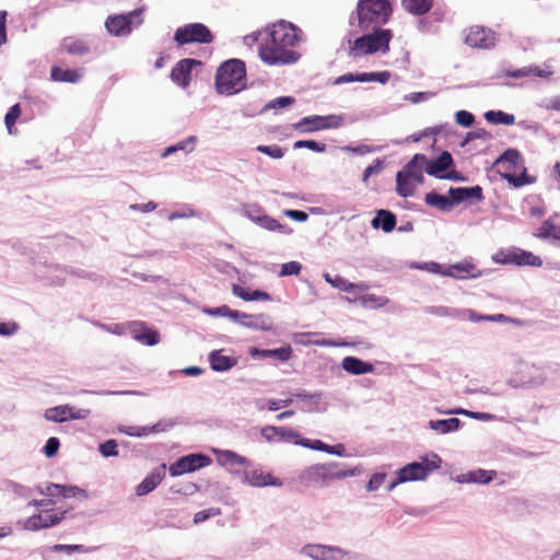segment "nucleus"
<instances>
[{"mask_svg":"<svg viewBox=\"0 0 560 560\" xmlns=\"http://www.w3.org/2000/svg\"><path fill=\"white\" fill-rule=\"evenodd\" d=\"M237 475H240L242 481L247 482L248 485L253 487H267V486H273V487H281L282 481L271 475L270 472H265L261 469H244L242 471H237Z\"/></svg>","mask_w":560,"mask_h":560,"instance_id":"nucleus-14","label":"nucleus"},{"mask_svg":"<svg viewBox=\"0 0 560 560\" xmlns=\"http://www.w3.org/2000/svg\"><path fill=\"white\" fill-rule=\"evenodd\" d=\"M453 413L465 415V416H468V417L477 419V420H490V419H492V415H490V413L474 412V411H468V410H464V409L455 410V411H453Z\"/></svg>","mask_w":560,"mask_h":560,"instance_id":"nucleus-59","label":"nucleus"},{"mask_svg":"<svg viewBox=\"0 0 560 560\" xmlns=\"http://www.w3.org/2000/svg\"><path fill=\"white\" fill-rule=\"evenodd\" d=\"M42 493L46 495H60L62 498H74L77 495H82L83 498L88 497L86 491L83 489L75 486H63L57 483H49Z\"/></svg>","mask_w":560,"mask_h":560,"instance_id":"nucleus-24","label":"nucleus"},{"mask_svg":"<svg viewBox=\"0 0 560 560\" xmlns=\"http://www.w3.org/2000/svg\"><path fill=\"white\" fill-rule=\"evenodd\" d=\"M166 465L161 464L155 467L137 487L136 494L138 497L152 492L164 479Z\"/></svg>","mask_w":560,"mask_h":560,"instance_id":"nucleus-18","label":"nucleus"},{"mask_svg":"<svg viewBox=\"0 0 560 560\" xmlns=\"http://www.w3.org/2000/svg\"><path fill=\"white\" fill-rule=\"evenodd\" d=\"M211 464V458L203 454H189L178 458L170 468V475L173 477L187 472L196 471Z\"/></svg>","mask_w":560,"mask_h":560,"instance_id":"nucleus-10","label":"nucleus"},{"mask_svg":"<svg viewBox=\"0 0 560 560\" xmlns=\"http://www.w3.org/2000/svg\"><path fill=\"white\" fill-rule=\"evenodd\" d=\"M16 329H18V325L14 323H12V324L1 323L0 324V335H2V336L12 335L13 332H15Z\"/></svg>","mask_w":560,"mask_h":560,"instance_id":"nucleus-64","label":"nucleus"},{"mask_svg":"<svg viewBox=\"0 0 560 560\" xmlns=\"http://www.w3.org/2000/svg\"><path fill=\"white\" fill-rule=\"evenodd\" d=\"M260 354L262 357H272L281 362H285L292 355V348L290 346H287V347H281L278 349H266V350H261Z\"/></svg>","mask_w":560,"mask_h":560,"instance_id":"nucleus-45","label":"nucleus"},{"mask_svg":"<svg viewBox=\"0 0 560 560\" xmlns=\"http://www.w3.org/2000/svg\"><path fill=\"white\" fill-rule=\"evenodd\" d=\"M324 278L328 283H330L334 288L339 289L340 291L350 292L360 288V285L351 283L340 276L331 277L329 273H325Z\"/></svg>","mask_w":560,"mask_h":560,"instance_id":"nucleus-42","label":"nucleus"},{"mask_svg":"<svg viewBox=\"0 0 560 560\" xmlns=\"http://www.w3.org/2000/svg\"><path fill=\"white\" fill-rule=\"evenodd\" d=\"M452 165L453 158L451 153L443 151L436 160L427 162L425 172L432 176L452 179L455 178V176L452 174L442 175V173L447 171Z\"/></svg>","mask_w":560,"mask_h":560,"instance_id":"nucleus-19","label":"nucleus"},{"mask_svg":"<svg viewBox=\"0 0 560 560\" xmlns=\"http://www.w3.org/2000/svg\"><path fill=\"white\" fill-rule=\"evenodd\" d=\"M412 178L405 173L398 172L396 175L397 192L402 197H409L413 194L415 187L411 185Z\"/></svg>","mask_w":560,"mask_h":560,"instance_id":"nucleus-40","label":"nucleus"},{"mask_svg":"<svg viewBox=\"0 0 560 560\" xmlns=\"http://www.w3.org/2000/svg\"><path fill=\"white\" fill-rule=\"evenodd\" d=\"M284 214L299 222H304L308 218L307 213L301 210H285Z\"/></svg>","mask_w":560,"mask_h":560,"instance_id":"nucleus-61","label":"nucleus"},{"mask_svg":"<svg viewBox=\"0 0 560 560\" xmlns=\"http://www.w3.org/2000/svg\"><path fill=\"white\" fill-rule=\"evenodd\" d=\"M401 4L408 12L422 15L432 8V0H401Z\"/></svg>","mask_w":560,"mask_h":560,"instance_id":"nucleus-35","label":"nucleus"},{"mask_svg":"<svg viewBox=\"0 0 560 560\" xmlns=\"http://www.w3.org/2000/svg\"><path fill=\"white\" fill-rule=\"evenodd\" d=\"M200 66L201 61L199 60L191 58L182 59L173 67L171 79L179 86L186 88L189 85L192 69Z\"/></svg>","mask_w":560,"mask_h":560,"instance_id":"nucleus-16","label":"nucleus"},{"mask_svg":"<svg viewBox=\"0 0 560 560\" xmlns=\"http://www.w3.org/2000/svg\"><path fill=\"white\" fill-rule=\"evenodd\" d=\"M429 425L432 430L445 434L458 430L460 427V420L457 418L431 420Z\"/></svg>","mask_w":560,"mask_h":560,"instance_id":"nucleus-34","label":"nucleus"},{"mask_svg":"<svg viewBox=\"0 0 560 560\" xmlns=\"http://www.w3.org/2000/svg\"><path fill=\"white\" fill-rule=\"evenodd\" d=\"M535 236L539 238L552 237L560 241V225L555 224L551 220H545Z\"/></svg>","mask_w":560,"mask_h":560,"instance_id":"nucleus-38","label":"nucleus"},{"mask_svg":"<svg viewBox=\"0 0 560 560\" xmlns=\"http://www.w3.org/2000/svg\"><path fill=\"white\" fill-rule=\"evenodd\" d=\"M246 86V68L240 59H231L223 62L215 74V88L218 93L233 95Z\"/></svg>","mask_w":560,"mask_h":560,"instance_id":"nucleus-3","label":"nucleus"},{"mask_svg":"<svg viewBox=\"0 0 560 560\" xmlns=\"http://www.w3.org/2000/svg\"><path fill=\"white\" fill-rule=\"evenodd\" d=\"M133 338L148 346H154L160 340L158 331L144 327L142 324H135L132 329Z\"/></svg>","mask_w":560,"mask_h":560,"instance_id":"nucleus-29","label":"nucleus"},{"mask_svg":"<svg viewBox=\"0 0 560 560\" xmlns=\"http://www.w3.org/2000/svg\"><path fill=\"white\" fill-rule=\"evenodd\" d=\"M261 37L258 56L268 66L295 63L301 55L295 50L302 40V31L287 21H279L265 27L257 34L245 37V40L257 42Z\"/></svg>","mask_w":560,"mask_h":560,"instance_id":"nucleus-1","label":"nucleus"},{"mask_svg":"<svg viewBox=\"0 0 560 560\" xmlns=\"http://www.w3.org/2000/svg\"><path fill=\"white\" fill-rule=\"evenodd\" d=\"M358 24L363 31L384 24L392 14L387 0H360L357 7Z\"/></svg>","mask_w":560,"mask_h":560,"instance_id":"nucleus-5","label":"nucleus"},{"mask_svg":"<svg viewBox=\"0 0 560 560\" xmlns=\"http://www.w3.org/2000/svg\"><path fill=\"white\" fill-rule=\"evenodd\" d=\"M501 176L508 180L509 184L516 188L533 184L535 182V177L529 176L525 170L520 176L513 175L511 173H503Z\"/></svg>","mask_w":560,"mask_h":560,"instance_id":"nucleus-43","label":"nucleus"},{"mask_svg":"<svg viewBox=\"0 0 560 560\" xmlns=\"http://www.w3.org/2000/svg\"><path fill=\"white\" fill-rule=\"evenodd\" d=\"M61 49L75 56H83L90 52V47L85 40L74 37H67L61 43Z\"/></svg>","mask_w":560,"mask_h":560,"instance_id":"nucleus-28","label":"nucleus"},{"mask_svg":"<svg viewBox=\"0 0 560 560\" xmlns=\"http://www.w3.org/2000/svg\"><path fill=\"white\" fill-rule=\"evenodd\" d=\"M233 294L244 301H269L271 298L269 293L260 290L248 291L238 284H233Z\"/></svg>","mask_w":560,"mask_h":560,"instance_id":"nucleus-32","label":"nucleus"},{"mask_svg":"<svg viewBox=\"0 0 560 560\" xmlns=\"http://www.w3.org/2000/svg\"><path fill=\"white\" fill-rule=\"evenodd\" d=\"M475 121V117L467 110H459L456 113V122L463 127H470Z\"/></svg>","mask_w":560,"mask_h":560,"instance_id":"nucleus-55","label":"nucleus"},{"mask_svg":"<svg viewBox=\"0 0 560 560\" xmlns=\"http://www.w3.org/2000/svg\"><path fill=\"white\" fill-rule=\"evenodd\" d=\"M353 469H346L336 462L315 464L301 470L299 482L305 487L323 488L335 480L354 476Z\"/></svg>","mask_w":560,"mask_h":560,"instance_id":"nucleus-2","label":"nucleus"},{"mask_svg":"<svg viewBox=\"0 0 560 560\" xmlns=\"http://www.w3.org/2000/svg\"><path fill=\"white\" fill-rule=\"evenodd\" d=\"M429 270L456 279H467L469 277H477V275L474 273V271L476 270L475 265L468 261L451 265L445 270H442L441 265L436 262H431V267Z\"/></svg>","mask_w":560,"mask_h":560,"instance_id":"nucleus-17","label":"nucleus"},{"mask_svg":"<svg viewBox=\"0 0 560 560\" xmlns=\"http://www.w3.org/2000/svg\"><path fill=\"white\" fill-rule=\"evenodd\" d=\"M117 447L118 445L115 440H108L100 444V452L105 457L116 456L118 454Z\"/></svg>","mask_w":560,"mask_h":560,"instance_id":"nucleus-53","label":"nucleus"},{"mask_svg":"<svg viewBox=\"0 0 560 560\" xmlns=\"http://www.w3.org/2000/svg\"><path fill=\"white\" fill-rule=\"evenodd\" d=\"M196 142H197V137L189 136L187 139L179 141L175 145H171V147L166 148L165 151L163 152L162 156H167L171 153H174L178 150L191 152L195 148Z\"/></svg>","mask_w":560,"mask_h":560,"instance_id":"nucleus-44","label":"nucleus"},{"mask_svg":"<svg viewBox=\"0 0 560 560\" xmlns=\"http://www.w3.org/2000/svg\"><path fill=\"white\" fill-rule=\"evenodd\" d=\"M90 413L88 409H74L69 405H61L46 409L45 418L52 422H65L67 420L85 419Z\"/></svg>","mask_w":560,"mask_h":560,"instance_id":"nucleus-15","label":"nucleus"},{"mask_svg":"<svg viewBox=\"0 0 560 560\" xmlns=\"http://www.w3.org/2000/svg\"><path fill=\"white\" fill-rule=\"evenodd\" d=\"M214 452L217 454L218 464L225 467L231 472L237 474L238 470H235L236 467H246L249 465V460L246 457L233 451L223 450Z\"/></svg>","mask_w":560,"mask_h":560,"instance_id":"nucleus-20","label":"nucleus"},{"mask_svg":"<svg viewBox=\"0 0 560 560\" xmlns=\"http://www.w3.org/2000/svg\"><path fill=\"white\" fill-rule=\"evenodd\" d=\"M51 549H52V551H56V552L66 551L68 553H72L74 551H78V552H89L90 551V549L85 548L83 545L58 544V545L52 546Z\"/></svg>","mask_w":560,"mask_h":560,"instance_id":"nucleus-54","label":"nucleus"},{"mask_svg":"<svg viewBox=\"0 0 560 560\" xmlns=\"http://www.w3.org/2000/svg\"><path fill=\"white\" fill-rule=\"evenodd\" d=\"M60 442L57 438H49L44 446V453L47 457H52L57 454Z\"/></svg>","mask_w":560,"mask_h":560,"instance_id":"nucleus-56","label":"nucleus"},{"mask_svg":"<svg viewBox=\"0 0 560 560\" xmlns=\"http://www.w3.org/2000/svg\"><path fill=\"white\" fill-rule=\"evenodd\" d=\"M425 202L429 206L435 207L442 211H448L453 208L452 198L439 195L434 191L428 192L424 197Z\"/></svg>","mask_w":560,"mask_h":560,"instance_id":"nucleus-36","label":"nucleus"},{"mask_svg":"<svg viewBox=\"0 0 560 560\" xmlns=\"http://www.w3.org/2000/svg\"><path fill=\"white\" fill-rule=\"evenodd\" d=\"M276 431H277L276 425H266L260 430V434L268 442H272L275 440V438L277 436Z\"/></svg>","mask_w":560,"mask_h":560,"instance_id":"nucleus-62","label":"nucleus"},{"mask_svg":"<svg viewBox=\"0 0 560 560\" xmlns=\"http://www.w3.org/2000/svg\"><path fill=\"white\" fill-rule=\"evenodd\" d=\"M7 11H0V46L7 43Z\"/></svg>","mask_w":560,"mask_h":560,"instance_id":"nucleus-60","label":"nucleus"},{"mask_svg":"<svg viewBox=\"0 0 560 560\" xmlns=\"http://www.w3.org/2000/svg\"><path fill=\"white\" fill-rule=\"evenodd\" d=\"M257 223L268 231H277L284 234L292 232V230L287 224H281L278 220L269 215H261L257 218Z\"/></svg>","mask_w":560,"mask_h":560,"instance_id":"nucleus-37","label":"nucleus"},{"mask_svg":"<svg viewBox=\"0 0 560 560\" xmlns=\"http://www.w3.org/2000/svg\"><path fill=\"white\" fill-rule=\"evenodd\" d=\"M302 266L298 261H289L281 266L280 276H298L301 272Z\"/></svg>","mask_w":560,"mask_h":560,"instance_id":"nucleus-51","label":"nucleus"},{"mask_svg":"<svg viewBox=\"0 0 560 560\" xmlns=\"http://www.w3.org/2000/svg\"><path fill=\"white\" fill-rule=\"evenodd\" d=\"M396 222L394 213L387 210H380L372 220V226L375 229L381 228L384 232L389 233L395 229Z\"/></svg>","mask_w":560,"mask_h":560,"instance_id":"nucleus-30","label":"nucleus"},{"mask_svg":"<svg viewBox=\"0 0 560 560\" xmlns=\"http://www.w3.org/2000/svg\"><path fill=\"white\" fill-rule=\"evenodd\" d=\"M386 478V475L385 474H374L368 485H366V489L368 491H375L377 490L384 482Z\"/></svg>","mask_w":560,"mask_h":560,"instance_id":"nucleus-57","label":"nucleus"},{"mask_svg":"<svg viewBox=\"0 0 560 560\" xmlns=\"http://www.w3.org/2000/svg\"><path fill=\"white\" fill-rule=\"evenodd\" d=\"M522 160V156L517 150L509 149L503 154L499 156V159L495 161L497 165H504L509 164L508 170L516 168V166L520 164Z\"/></svg>","mask_w":560,"mask_h":560,"instance_id":"nucleus-41","label":"nucleus"},{"mask_svg":"<svg viewBox=\"0 0 560 560\" xmlns=\"http://www.w3.org/2000/svg\"><path fill=\"white\" fill-rule=\"evenodd\" d=\"M392 38L393 33L390 30L375 28L372 33L360 36L353 42L349 40L348 55L352 59H357L364 55H372L378 51L387 52Z\"/></svg>","mask_w":560,"mask_h":560,"instance_id":"nucleus-4","label":"nucleus"},{"mask_svg":"<svg viewBox=\"0 0 560 560\" xmlns=\"http://www.w3.org/2000/svg\"><path fill=\"white\" fill-rule=\"evenodd\" d=\"M258 152H261L272 159H281L284 155V150L277 144L264 145L260 144L256 148Z\"/></svg>","mask_w":560,"mask_h":560,"instance_id":"nucleus-49","label":"nucleus"},{"mask_svg":"<svg viewBox=\"0 0 560 560\" xmlns=\"http://www.w3.org/2000/svg\"><path fill=\"white\" fill-rule=\"evenodd\" d=\"M66 514V510L46 509L44 512L30 516L25 522V528L28 530H39L55 526L65 518Z\"/></svg>","mask_w":560,"mask_h":560,"instance_id":"nucleus-12","label":"nucleus"},{"mask_svg":"<svg viewBox=\"0 0 560 560\" xmlns=\"http://www.w3.org/2000/svg\"><path fill=\"white\" fill-rule=\"evenodd\" d=\"M427 165V158L423 154H415L411 161L405 166L400 173L410 176L413 182L421 184L423 182V165Z\"/></svg>","mask_w":560,"mask_h":560,"instance_id":"nucleus-23","label":"nucleus"},{"mask_svg":"<svg viewBox=\"0 0 560 560\" xmlns=\"http://www.w3.org/2000/svg\"><path fill=\"white\" fill-rule=\"evenodd\" d=\"M342 122L343 118L338 115H315L302 118L293 125V128L300 132H314L323 129L338 128Z\"/></svg>","mask_w":560,"mask_h":560,"instance_id":"nucleus-9","label":"nucleus"},{"mask_svg":"<svg viewBox=\"0 0 560 560\" xmlns=\"http://www.w3.org/2000/svg\"><path fill=\"white\" fill-rule=\"evenodd\" d=\"M294 103V98L291 96H281L277 100L272 101L270 104L271 107H285Z\"/></svg>","mask_w":560,"mask_h":560,"instance_id":"nucleus-63","label":"nucleus"},{"mask_svg":"<svg viewBox=\"0 0 560 560\" xmlns=\"http://www.w3.org/2000/svg\"><path fill=\"white\" fill-rule=\"evenodd\" d=\"M448 194L452 198L453 206L469 199H476L478 201L483 199L482 188L480 186L451 188Z\"/></svg>","mask_w":560,"mask_h":560,"instance_id":"nucleus-22","label":"nucleus"},{"mask_svg":"<svg viewBox=\"0 0 560 560\" xmlns=\"http://www.w3.org/2000/svg\"><path fill=\"white\" fill-rule=\"evenodd\" d=\"M342 369L352 374V375H361L365 373L373 372L374 368L371 363L362 361L355 357H346L341 362Z\"/></svg>","mask_w":560,"mask_h":560,"instance_id":"nucleus-25","label":"nucleus"},{"mask_svg":"<svg viewBox=\"0 0 560 560\" xmlns=\"http://www.w3.org/2000/svg\"><path fill=\"white\" fill-rule=\"evenodd\" d=\"M295 443L315 451H328V444L324 443L320 440L301 439L299 441H295Z\"/></svg>","mask_w":560,"mask_h":560,"instance_id":"nucleus-50","label":"nucleus"},{"mask_svg":"<svg viewBox=\"0 0 560 560\" xmlns=\"http://www.w3.org/2000/svg\"><path fill=\"white\" fill-rule=\"evenodd\" d=\"M20 115H21L20 104L13 105L5 115L4 122H5V127L10 135H12L14 132V125H15L18 118L20 117Z\"/></svg>","mask_w":560,"mask_h":560,"instance_id":"nucleus-46","label":"nucleus"},{"mask_svg":"<svg viewBox=\"0 0 560 560\" xmlns=\"http://www.w3.org/2000/svg\"><path fill=\"white\" fill-rule=\"evenodd\" d=\"M276 434L280 439H290L295 441L300 438L296 431L285 427H277Z\"/></svg>","mask_w":560,"mask_h":560,"instance_id":"nucleus-58","label":"nucleus"},{"mask_svg":"<svg viewBox=\"0 0 560 560\" xmlns=\"http://www.w3.org/2000/svg\"><path fill=\"white\" fill-rule=\"evenodd\" d=\"M465 42L474 48L489 49L495 45V36L491 30L474 25L468 28Z\"/></svg>","mask_w":560,"mask_h":560,"instance_id":"nucleus-13","label":"nucleus"},{"mask_svg":"<svg viewBox=\"0 0 560 560\" xmlns=\"http://www.w3.org/2000/svg\"><path fill=\"white\" fill-rule=\"evenodd\" d=\"M305 550L315 560H336L337 555L342 552L339 548L323 545H310Z\"/></svg>","mask_w":560,"mask_h":560,"instance_id":"nucleus-26","label":"nucleus"},{"mask_svg":"<svg viewBox=\"0 0 560 560\" xmlns=\"http://www.w3.org/2000/svg\"><path fill=\"white\" fill-rule=\"evenodd\" d=\"M390 78V72L388 71H381V72H364V73H347L338 77L336 79L337 84L341 83H349V82H371V81H377L382 84H385L388 82Z\"/></svg>","mask_w":560,"mask_h":560,"instance_id":"nucleus-21","label":"nucleus"},{"mask_svg":"<svg viewBox=\"0 0 560 560\" xmlns=\"http://www.w3.org/2000/svg\"><path fill=\"white\" fill-rule=\"evenodd\" d=\"M552 74H553V71L550 70L549 68L542 69L538 66H528V67H524V68L515 70V71L509 72V75L512 78H521V77H528V75H534V77H539V78H550Z\"/></svg>","mask_w":560,"mask_h":560,"instance_id":"nucleus-33","label":"nucleus"},{"mask_svg":"<svg viewBox=\"0 0 560 560\" xmlns=\"http://www.w3.org/2000/svg\"><path fill=\"white\" fill-rule=\"evenodd\" d=\"M143 8L136 9L126 14L109 15L105 21L106 30L114 36H125L131 33L133 26L142 24Z\"/></svg>","mask_w":560,"mask_h":560,"instance_id":"nucleus-8","label":"nucleus"},{"mask_svg":"<svg viewBox=\"0 0 560 560\" xmlns=\"http://www.w3.org/2000/svg\"><path fill=\"white\" fill-rule=\"evenodd\" d=\"M383 168H384L383 161H381L380 159H376L373 164L369 165L364 170L362 180L364 183H368L369 178L372 175H376V174L381 173Z\"/></svg>","mask_w":560,"mask_h":560,"instance_id":"nucleus-52","label":"nucleus"},{"mask_svg":"<svg viewBox=\"0 0 560 560\" xmlns=\"http://www.w3.org/2000/svg\"><path fill=\"white\" fill-rule=\"evenodd\" d=\"M214 39L212 32L202 23H189L178 27L174 33L177 46L188 44H210Z\"/></svg>","mask_w":560,"mask_h":560,"instance_id":"nucleus-7","label":"nucleus"},{"mask_svg":"<svg viewBox=\"0 0 560 560\" xmlns=\"http://www.w3.org/2000/svg\"><path fill=\"white\" fill-rule=\"evenodd\" d=\"M440 464L441 458L433 454L431 458L425 457L422 462H413L404 466L398 471L397 480L389 485L388 490H393L398 483L423 480L431 471L438 469Z\"/></svg>","mask_w":560,"mask_h":560,"instance_id":"nucleus-6","label":"nucleus"},{"mask_svg":"<svg viewBox=\"0 0 560 560\" xmlns=\"http://www.w3.org/2000/svg\"><path fill=\"white\" fill-rule=\"evenodd\" d=\"M209 361L214 371H226L236 364L234 358L222 354V351H212Z\"/></svg>","mask_w":560,"mask_h":560,"instance_id":"nucleus-31","label":"nucleus"},{"mask_svg":"<svg viewBox=\"0 0 560 560\" xmlns=\"http://www.w3.org/2000/svg\"><path fill=\"white\" fill-rule=\"evenodd\" d=\"M485 118L488 122L493 125H513L515 117L512 114L504 113L502 110H489L485 114Z\"/></svg>","mask_w":560,"mask_h":560,"instance_id":"nucleus-39","label":"nucleus"},{"mask_svg":"<svg viewBox=\"0 0 560 560\" xmlns=\"http://www.w3.org/2000/svg\"><path fill=\"white\" fill-rule=\"evenodd\" d=\"M50 78L52 81L57 82L77 83L81 80L82 73L77 69H63L58 66H52Z\"/></svg>","mask_w":560,"mask_h":560,"instance_id":"nucleus-27","label":"nucleus"},{"mask_svg":"<svg viewBox=\"0 0 560 560\" xmlns=\"http://www.w3.org/2000/svg\"><path fill=\"white\" fill-rule=\"evenodd\" d=\"M211 313L223 315V316H229L232 319H238V318L249 319V318H252V315H248L245 313H240L237 311H233L226 305L220 306V307L215 308L214 311H211Z\"/></svg>","mask_w":560,"mask_h":560,"instance_id":"nucleus-47","label":"nucleus"},{"mask_svg":"<svg viewBox=\"0 0 560 560\" xmlns=\"http://www.w3.org/2000/svg\"><path fill=\"white\" fill-rule=\"evenodd\" d=\"M294 149H310L315 152H324L326 150L325 143L316 142L315 140H298L293 144Z\"/></svg>","mask_w":560,"mask_h":560,"instance_id":"nucleus-48","label":"nucleus"},{"mask_svg":"<svg viewBox=\"0 0 560 560\" xmlns=\"http://www.w3.org/2000/svg\"><path fill=\"white\" fill-rule=\"evenodd\" d=\"M495 260L504 265H516L521 267H540L542 265V260L539 256H536L532 252H527L521 248H512L508 252H500L497 254Z\"/></svg>","mask_w":560,"mask_h":560,"instance_id":"nucleus-11","label":"nucleus"}]
</instances>
